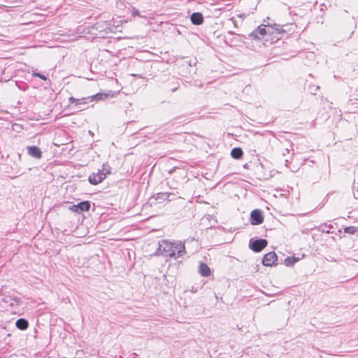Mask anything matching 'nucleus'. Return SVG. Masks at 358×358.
Wrapping results in <instances>:
<instances>
[{
    "label": "nucleus",
    "mask_w": 358,
    "mask_h": 358,
    "mask_svg": "<svg viewBox=\"0 0 358 358\" xmlns=\"http://www.w3.org/2000/svg\"><path fill=\"white\" fill-rule=\"evenodd\" d=\"M186 253L184 243L181 241L171 242L167 240L159 241V247L155 255H164L166 257H180Z\"/></svg>",
    "instance_id": "1"
},
{
    "label": "nucleus",
    "mask_w": 358,
    "mask_h": 358,
    "mask_svg": "<svg viewBox=\"0 0 358 358\" xmlns=\"http://www.w3.org/2000/svg\"><path fill=\"white\" fill-rule=\"evenodd\" d=\"M275 27H268L267 25H260L254 30L250 34V37L252 38L255 40H260L267 34H273V30H275L278 33H280L281 31H285L282 29V27L280 24H274Z\"/></svg>",
    "instance_id": "2"
},
{
    "label": "nucleus",
    "mask_w": 358,
    "mask_h": 358,
    "mask_svg": "<svg viewBox=\"0 0 358 358\" xmlns=\"http://www.w3.org/2000/svg\"><path fill=\"white\" fill-rule=\"evenodd\" d=\"M268 242L266 239L259 238L255 241L250 240V248L254 252H259L266 247Z\"/></svg>",
    "instance_id": "3"
},
{
    "label": "nucleus",
    "mask_w": 358,
    "mask_h": 358,
    "mask_svg": "<svg viewBox=\"0 0 358 358\" xmlns=\"http://www.w3.org/2000/svg\"><path fill=\"white\" fill-rule=\"evenodd\" d=\"M264 222L262 212L259 209L253 210L250 213V222L253 225H259Z\"/></svg>",
    "instance_id": "4"
},
{
    "label": "nucleus",
    "mask_w": 358,
    "mask_h": 358,
    "mask_svg": "<svg viewBox=\"0 0 358 358\" xmlns=\"http://www.w3.org/2000/svg\"><path fill=\"white\" fill-rule=\"evenodd\" d=\"M278 260V257L274 252H270L266 254L262 259V264L266 266H271L275 264Z\"/></svg>",
    "instance_id": "5"
},
{
    "label": "nucleus",
    "mask_w": 358,
    "mask_h": 358,
    "mask_svg": "<svg viewBox=\"0 0 358 358\" xmlns=\"http://www.w3.org/2000/svg\"><path fill=\"white\" fill-rule=\"evenodd\" d=\"M104 179V173L101 172L99 170L97 173L91 174L88 178V180L92 185H98Z\"/></svg>",
    "instance_id": "6"
},
{
    "label": "nucleus",
    "mask_w": 358,
    "mask_h": 358,
    "mask_svg": "<svg viewBox=\"0 0 358 358\" xmlns=\"http://www.w3.org/2000/svg\"><path fill=\"white\" fill-rule=\"evenodd\" d=\"M90 208V202L88 201H85L80 202L77 205H73L71 209L77 213L88 211Z\"/></svg>",
    "instance_id": "7"
},
{
    "label": "nucleus",
    "mask_w": 358,
    "mask_h": 358,
    "mask_svg": "<svg viewBox=\"0 0 358 358\" xmlns=\"http://www.w3.org/2000/svg\"><path fill=\"white\" fill-rule=\"evenodd\" d=\"M27 150V154L31 157L36 159H41L42 157V152L38 147L35 145L28 146Z\"/></svg>",
    "instance_id": "8"
},
{
    "label": "nucleus",
    "mask_w": 358,
    "mask_h": 358,
    "mask_svg": "<svg viewBox=\"0 0 358 358\" xmlns=\"http://www.w3.org/2000/svg\"><path fill=\"white\" fill-rule=\"evenodd\" d=\"M190 20L192 24L200 25L203 22V17L201 13L195 12L191 15Z\"/></svg>",
    "instance_id": "9"
},
{
    "label": "nucleus",
    "mask_w": 358,
    "mask_h": 358,
    "mask_svg": "<svg viewBox=\"0 0 358 358\" xmlns=\"http://www.w3.org/2000/svg\"><path fill=\"white\" fill-rule=\"evenodd\" d=\"M199 273L201 275L207 277L210 274V269L206 264L201 263L199 266Z\"/></svg>",
    "instance_id": "10"
},
{
    "label": "nucleus",
    "mask_w": 358,
    "mask_h": 358,
    "mask_svg": "<svg viewBox=\"0 0 358 358\" xmlns=\"http://www.w3.org/2000/svg\"><path fill=\"white\" fill-rule=\"evenodd\" d=\"M16 327L20 330H26L29 327L28 321L24 318H20L15 322Z\"/></svg>",
    "instance_id": "11"
},
{
    "label": "nucleus",
    "mask_w": 358,
    "mask_h": 358,
    "mask_svg": "<svg viewBox=\"0 0 358 358\" xmlns=\"http://www.w3.org/2000/svg\"><path fill=\"white\" fill-rule=\"evenodd\" d=\"M171 196H174V194L172 193L160 192V193L157 194L155 198L156 200L159 201H165V200L170 201L171 199H169V197Z\"/></svg>",
    "instance_id": "12"
},
{
    "label": "nucleus",
    "mask_w": 358,
    "mask_h": 358,
    "mask_svg": "<svg viewBox=\"0 0 358 358\" xmlns=\"http://www.w3.org/2000/svg\"><path fill=\"white\" fill-rule=\"evenodd\" d=\"M243 152L240 148H234L231 151V155L234 159H239L243 157Z\"/></svg>",
    "instance_id": "13"
},
{
    "label": "nucleus",
    "mask_w": 358,
    "mask_h": 358,
    "mask_svg": "<svg viewBox=\"0 0 358 358\" xmlns=\"http://www.w3.org/2000/svg\"><path fill=\"white\" fill-rule=\"evenodd\" d=\"M101 172L104 173V177L106 178L107 175L111 173V168L109 166L108 164H103L102 166L101 170H99Z\"/></svg>",
    "instance_id": "14"
},
{
    "label": "nucleus",
    "mask_w": 358,
    "mask_h": 358,
    "mask_svg": "<svg viewBox=\"0 0 358 358\" xmlns=\"http://www.w3.org/2000/svg\"><path fill=\"white\" fill-rule=\"evenodd\" d=\"M357 231V227L354 226L346 227L344 229V232L349 234H355Z\"/></svg>",
    "instance_id": "15"
},
{
    "label": "nucleus",
    "mask_w": 358,
    "mask_h": 358,
    "mask_svg": "<svg viewBox=\"0 0 358 358\" xmlns=\"http://www.w3.org/2000/svg\"><path fill=\"white\" fill-rule=\"evenodd\" d=\"M90 101H93V100H102L103 99H106L107 97V94H101V93H98L94 96H90Z\"/></svg>",
    "instance_id": "16"
},
{
    "label": "nucleus",
    "mask_w": 358,
    "mask_h": 358,
    "mask_svg": "<svg viewBox=\"0 0 358 358\" xmlns=\"http://www.w3.org/2000/svg\"><path fill=\"white\" fill-rule=\"evenodd\" d=\"M90 96L83 97L81 99H78L80 101H77V106H81L87 103L90 101Z\"/></svg>",
    "instance_id": "17"
},
{
    "label": "nucleus",
    "mask_w": 358,
    "mask_h": 358,
    "mask_svg": "<svg viewBox=\"0 0 358 358\" xmlns=\"http://www.w3.org/2000/svg\"><path fill=\"white\" fill-rule=\"evenodd\" d=\"M285 264L287 266H294V262H293V258H292V257H287V258H285Z\"/></svg>",
    "instance_id": "18"
},
{
    "label": "nucleus",
    "mask_w": 358,
    "mask_h": 358,
    "mask_svg": "<svg viewBox=\"0 0 358 358\" xmlns=\"http://www.w3.org/2000/svg\"><path fill=\"white\" fill-rule=\"evenodd\" d=\"M352 189H353V194H354V197L355 199H358V186L356 187L355 186V184L354 183L353 186H352Z\"/></svg>",
    "instance_id": "19"
},
{
    "label": "nucleus",
    "mask_w": 358,
    "mask_h": 358,
    "mask_svg": "<svg viewBox=\"0 0 358 358\" xmlns=\"http://www.w3.org/2000/svg\"><path fill=\"white\" fill-rule=\"evenodd\" d=\"M33 76H35V77H38L40 78L41 79L43 80H47V77L40 73H33Z\"/></svg>",
    "instance_id": "20"
},
{
    "label": "nucleus",
    "mask_w": 358,
    "mask_h": 358,
    "mask_svg": "<svg viewBox=\"0 0 358 358\" xmlns=\"http://www.w3.org/2000/svg\"><path fill=\"white\" fill-rule=\"evenodd\" d=\"M132 15L133 16H140L139 10L135 8H132Z\"/></svg>",
    "instance_id": "21"
},
{
    "label": "nucleus",
    "mask_w": 358,
    "mask_h": 358,
    "mask_svg": "<svg viewBox=\"0 0 358 358\" xmlns=\"http://www.w3.org/2000/svg\"><path fill=\"white\" fill-rule=\"evenodd\" d=\"M77 101H80L78 99L70 97L69 98V103L71 104L75 103L77 106Z\"/></svg>",
    "instance_id": "22"
},
{
    "label": "nucleus",
    "mask_w": 358,
    "mask_h": 358,
    "mask_svg": "<svg viewBox=\"0 0 358 358\" xmlns=\"http://www.w3.org/2000/svg\"><path fill=\"white\" fill-rule=\"evenodd\" d=\"M292 258H293V262H294V264L297 262L299 261V258H296L294 257H292Z\"/></svg>",
    "instance_id": "23"
},
{
    "label": "nucleus",
    "mask_w": 358,
    "mask_h": 358,
    "mask_svg": "<svg viewBox=\"0 0 358 358\" xmlns=\"http://www.w3.org/2000/svg\"><path fill=\"white\" fill-rule=\"evenodd\" d=\"M80 110H83V108H81V106H79L78 107Z\"/></svg>",
    "instance_id": "24"
}]
</instances>
